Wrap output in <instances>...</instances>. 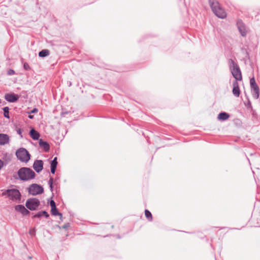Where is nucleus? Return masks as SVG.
<instances>
[{
  "label": "nucleus",
  "mask_w": 260,
  "mask_h": 260,
  "mask_svg": "<svg viewBox=\"0 0 260 260\" xmlns=\"http://www.w3.org/2000/svg\"><path fill=\"white\" fill-rule=\"evenodd\" d=\"M33 167L37 172H41L43 168V162L41 160H37L35 161Z\"/></svg>",
  "instance_id": "nucleus-11"
},
{
  "label": "nucleus",
  "mask_w": 260,
  "mask_h": 260,
  "mask_svg": "<svg viewBox=\"0 0 260 260\" xmlns=\"http://www.w3.org/2000/svg\"><path fill=\"white\" fill-rule=\"evenodd\" d=\"M231 72L236 80L241 81L242 80L241 72L238 66H233L231 69Z\"/></svg>",
  "instance_id": "nucleus-8"
},
{
  "label": "nucleus",
  "mask_w": 260,
  "mask_h": 260,
  "mask_svg": "<svg viewBox=\"0 0 260 260\" xmlns=\"http://www.w3.org/2000/svg\"><path fill=\"white\" fill-rule=\"evenodd\" d=\"M15 209L16 211L21 213L23 215H26L29 213V211L27 210L24 206L21 205L16 206Z\"/></svg>",
  "instance_id": "nucleus-12"
},
{
  "label": "nucleus",
  "mask_w": 260,
  "mask_h": 260,
  "mask_svg": "<svg viewBox=\"0 0 260 260\" xmlns=\"http://www.w3.org/2000/svg\"><path fill=\"white\" fill-rule=\"evenodd\" d=\"M9 109L8 107H5L3 108V110H4V116L8 118H9Z\"/></svg>",
  "instance_id": "nucleus-23"
},
{
  "label": "nucleus",
  "mask_w": 260,
  "mask_h": 260,
  "mask_svg": "<svg viewBox=\"0 0 260 260\" xmlns=\"http://www.w3.org/2000/svg\"><path fill=\"white\" fill-rule=\"evenodd\" d=\"M14 74H15V72H14V70H8V74L9 75H14Z\"/></svg>",
  "instance_id": "nucleus-29"
},
{
  "label": "nucleus",
  "mask_w": 260,
  "mask_h": 260,
  "mask_svg": "<svg viewBox=\"0 0 260 260\" xmlns=\"http://www.w3.org/2000/svg\"><path fill=\"white\" fill-rule=\"evenodd\" d=\"M233 88L232 92H233V94L236 97L239 96L240 91V89H239V85H238L237 82L235 81L233 84Z\"/></svg>",
  "instance_id": "nucleus-14"
},
{
  "label": "nucleus",
  "mask_w": 260,
  "mask_h": 260,
  "mask_svg": "<svg viewBox=\"0 0 260 260\" xmlns=\"http://www.w3.org/2000/svg\"><path fill=\"white\" fill-rule=\"evenodd\" d=\"M69 226V225L68 224H66L65 225L63 226V228H67Z\"/></svg>",
  "instance_id": "nucleus-33"
},
{
  "label": "nucleus",
  "mask_w": 260,
  "mask_h": 260,
  "mask_svg": "<svg viewBox=\"0 0 260 260\" xmlns=\"http://www.w3.org/2000/svg\"><path fill=\"white\" fill-rule=\"evenodd\" d=\"M242 60L244 61L245 65H247L248 64H249V65H253V63L250 62L248 53L246 51L245 57H244Z\"/></svg>",
  "instance_id": "nucleus-20"
},
{
  "label": "nucleus",
  "mask_w": 260,
  "mask_h": 260,
  "mask_svg": "<svg viewBox=\"0 0 260 260\" xmlns=\"http://www.w3.org/2000/svg\"><path fill=\"white\" fill-rule=\"evenodd\" d=\"M6 194L11 200L18 202L20 200L21 194L18 190L16 189H11L7 190Z\"/></svg>",
  "instance_id": "nucleus-4"
},
{
  "label": "nucleus",
  "mask_w": 260,
  "mask_h": 260,
  "mask_svg": "<svg viewBox=\"0 0 260 260\" xmlns=\"http://www.w3.org/2000/svg\"><path fill=\"white\" fill-rule=\"evenodd\" d=\"M9 142V137L7 134H0V145H4Z\"/></svg>",
  "instance_id": "nucleus-13"
},
{
  "label": "nucleus",
  "mask_w": 260,
  "mask_h": 260,
  "mask_svg": "<svg viewBox=\"0 0 260 260\" xmlns=\"http://www.w3.org/2000/svg\"><path fill=\"white\" fill-rule=\"evenodd\" d=\"M17 133H18V134H19V135H21V130H20V129H18V130L17 131Z\"/></svg>",
  "instance_id": "nucleus-32"
},
{
  "label": "nucleus",
  "mask_w": 260,
  "mask_h": 260,
  "mask_svg": "<svg viewBox=\"0 0 260 260\" xmlns=\"http://www.w3.org/2000/svg\"><path fill=\"white\" fill-rule=\"evenodd\" d=\"M16 155L18 159L23 162H27L30 159L28 152L23 148L19 149L16 151Z\"/></svg>",
  "instance_id": "nucleus-3"
},
{
  "label": "nucleus",
  "mask_w": 260,
  "mask_h": 260,
  "mask_svg": "<svg viewBox=\"0 0 260 260\" xmlns=\"http://www.w3.org/2000/svg\"><path fill=\"white\" fill-rule=\"evenodd\" d=\"M237 25L240 35L242 37H246L247 35V30L245 25L242 21L241 20H238L237 22Z\"/></svg>",
  "instance_id": "nucleus-9"
},
{
  "label": "nucleus",
  "mask_w": 260,
  "mask_h": 260,
  "mask_svg": "<svg viewBox=\"0 0 260 260\" xmlns=\"http://www.w3.org/2000/svg\"><path fill=\"white\" fill-rule=\"evenodd\" d=\"M20 179L22 180H28L35 177V173L29 168H22L18 172Z\"/></svg>",
  "instance_id": "nucleus-2"
},
{
  "label": "nucleus",
  "mask_w": 260,
  "mask_h": 260,
  "mask_svg": "<svg viewBox=\"0 0 260 260\" xmlns=\"http://www.w3.org/2000/svg\"><path fill=\"white\" fill-rule=\"evenodd\" d=\"M148 36V35H146V36H145L143 37L142 38V39H143L144 38H145L147 37Z\"/></svg>",
  "instance_id": "nucleus-34"
},
{
  "label": "nucleus",
  "mask_w": 260,
  "mask_h": 260,
  "mask_svg": "<svg viewBox=\"0 0 260 260\" xmlns=\"http://www.w3.org/2000/svg\"><path fill=\"white\" fill-rule=\"evenodd\" d=\"M39 145L45 151H48L49 150V145L46 142L43 141L42 139L39 140Z\"/></svg>",
  "instance_id": "nucleus-15"
},
{
  "label": "nucleus",
  "mask_w": 260,
  "mask_h": 260,
  "mask_svg": "<svg viewBox=\"0 0 260 260\" xmlns=\"http://www.w3.org/2000/svg\"><path fill=\"white\" fill-rule=\"evenodd\" d=\"M23 65L25 66V65H28V64L27 63H24Z\"/></svg>",
  "instance_id": "nucleus-37"
},
{
  "label": "nucleus",
  "mask_w": 260,
  "mask_h": 260,
  "mask_svg": "<svg viewBox=\"0 0 260 260\" xmlns=\"http://www.w3.org/2000/svg\"><path fill=\"white\" fill-rule=\"evenodd\" d=\"M210 7L216 16L224 19L226 17V13L217 0H208Z\"/></svg>",
  "instance_id": "nucleus-1"
},
{
  "label": "nucleus",
  "mask_w": 260,
  "mask_h": 260,
  "mask_svg": "<svg viewBox=\"0 0 260 260\" xmlns=\"http://www.w3.org/2000/svg\"><path fill=\"white\" fill-rule=\"evenodd\" d=\"M43 215H45L46 217L49 216L48 214L46 211H41L38 212L34 216V217H40Z\"/></svg>",
  "instance_id": "nucleus-21"
},
{
  "label": "nucleus",
  "mask_w": 260,
  "mask_h": 260,
  "mask_svg": "<svg viewBox=\"0 0 260 260\" xmlns=\"http://www.w3.org/2000/svg\"><path fill=\"white\" fill-rule=\"evenodd\" d=\"M50 204V206H51V208L56 207L55 203L53 200L51 201Z\"/></svg>",
  "instance_id": "nucleus-28"
},
{
  "label": "nucleus",
  "mask_w": 260,
  "mask_h": 260,
  "mask_svg": "<svg viewBox=\"0 0 260 260\" xmlns=\"http://www.w3.org/2000/svg\"><path fill=\"white\" fill-rule=\"evenodd\" d=\"M229 65H237V64L232 59H229Z\"/></svg>",
  "instance_id": "nucleus-25"
},
{
  "label": "nucleus",
  "mask_w": 260,
  "mask_h": 260,
  "mask_svg": "<svg viewBox=\"0 0 260 260\" xmlns=\"http://www.w3.org/2000/svg\"><path fill=\"white\" fill-rule=\"evenodd\" d=\"M250 84L252 96L254 99H257L259 97V88L254 78L250 79Z\"/></svg>",
  "instance_id": "nucleus-6"
},
{
  "label": "nucleus",
  "mask_w": 260,
  "mask_h": 260,
  "mask_svg": "<svg viewBox=\"0 0 260 260\" xmlns=\"http://www.w3.org/2000/svg\"><path fill=\"white\" fill-rule=\"evenodd\" d=\"M28 118H30V119H32L34 118V116L31 115H29L28 116Z\"/></svg>",
  "instance_id": "nucleus-31"
},
{
  "label": "nucleus",
  "mask_w": 260,
  "mask_h": 260,
  "mask_svg": "<svg viewBox=\"0 0 260 260\" xmlns=\"http://www.w3.org/2000/svg\"><path fill=\"white\" fill-rule=\"evenodd\" d=\"M25 67V70H27L28 68H29V66H24Z\"/></svg>",
  "instance_id": "nucleus-35"
},
{
  "label": "nucleus",
  "mask_w": 260,
  "mask_h": 260,
  "mask_svg": "<svg viewBox=\"0 0 260 260\" xmlns=\"http://www.w3.org/2000/svg\"><path fill=\"white\" fill-rule=\"evenodd\" d=\"M51 212L52 214H53L54 215H59L60 216H61V214L59 213L58 212V210L56 207L51 208Z\"/></svg>",
  "instance_id": "nucleus-22"
},
{
  "label": "nucleus",
  "mask_w": 260,
  "mask_h": 260,
  "mask_svg": "<svg viewBox=\"0 0 260 260\" xmlns=\"http://www.w3.org/2000/svg\"><path fill=\"white\" fill-rule=\"evenodd\" d=\"M5 99L9 102H15L19 99V96L14 93L6 94L5 96Z\"/></svg>",
  "instance_id": "nucleus-10"
},
{
  "label": "nucleus",
  "mask_w": 260,
  "mask_h": 260,
  "mask_svg": "<svg viewBox=\"0 0 260 260\" xmlns=\"http://www.w3.org/2000/svg\"><path fill=\"white\" fill-rule=\"evenodd\" d=\"M145 214L146 217L149 220H152V215L151 213L147 210H145Z\"/></svg>",
  "instance_id": "nucleus-24"
},
{
  "label": "nucleus",
  "mask_w": 260,
  "mask_h": 260,
  "mask_svg": "<svg viewBox=\"0 0 260 260\" xmlns=\"http://www.w3.org/2000/svg\"><path fill=\"white\" fill-rule=\"evenodd\" d=\"M34 230H32V231H30V233L31 234H33V233H34Z\"/></svg>",
  "instance_id": "nucleus-36"
},
{
  "label": "nucleus",
  "mask_w": 260,
  "mask_h": 260,
  "mask_svg": "<svg viewBox=\"0 0 260 260\" xmlns=\"http://www.w3.org/2000/svg\"><path fill=\"white\" fill-rule=\"evenodd\" d=\"M44 191L43 188L37 184L31 185L28 188V192L32 196L42 193Z\"/></svg>",
  "instance_id": "nucleus-5"
},
{
  "label": "nucleus",
  "mask_w": 260,
  "mask_h": 260,
  "mask_svg": "<svg viewBox=\"0 0 260 260\" xmlns=\"http://www.w3.org/2000/svg\"><path fill=\"white\" fill-rule=\"evenodd\" d=\"M38 112V110L37 108H34L31 111L28 112V114H31V113H37Z\"/></svg>",
  "instance_id": "nucleus-27"
},
{
  "label": "nucleus",
  "mask_w": 260,
  "mask_h": 260,
  "mask_svg": "<svg viewBox=\"0 0 260 260\" xmlns=\"http://www.w3.org/2000/svg\"><path fill=\"white\" fill-rule=\"evenodd\" d=\"M229 117V114L225 112L220 113L218 115V119L221 120H225L228 119Z\"/></svg>",
  "instance_id": "nucleus-19"
},
{
  "label": "nucleus",
  "mask_w": 260,
  "mask_h": 260,
  "mask_svg": "<svg viewBox=\"0 0 260 260\" xmlns=\"http://www.w3.org/2000/svg\"><path fill=\"white\" fill-rule=\"evenodd\" d=\"M57 165V157H55L51 162V172L54 174Z\"/></svg>",
  "instance_id": "nucleus-17"
},
{
  "label": "nucleus",
  "mask_w": 260,
  "mask_h": 260,
  "mask_svg": "<svg viewBox=\"0 0 260 260\" xmlns=\"http://www.w3.org/2000/svg\"><path fill=\"white\" fill-rule=\"evenodd\" d=\"M3 165H4L3 161L0 159V170L2 168V167H3Z\"/></svg>",
  "instance_id": "nucleus-30"
},
{
  "label": "nucleus",
  "mask_w": 260,
  "mask_h": 260,
  "mask_svg": "<svg viewBox=\"0 0 260 260\" xmlns=\"http://www.w3.org/2000/svg\"><path fill=\"white\" fill-rule=\"evenodd\" d=\"M53 178H50L49 181V184L50 187V189L52 190V184H53Z\"/></svg>",
  "instance_id": "nucleus-26"
},
{
  "label": "nucleus",
  "mask_w": 260,
  "mask_h": 260,
  "mask_svg": "<svg viewBox=\"0 0 260 260\" xmlns=\"http://www.w3.org/2000/svg\"><path fill=\"white\" fill-rule=\"evenodd\" d=\"M30 137L34 139V140H38L40 137V134L39 133H38L36 131H35L34 129H32L30 130L29 133Z\"/></svg>",
  "instance_id": "nucleus-18"
},
{
  "label": "nucleus",
  "mask_w": 260,
  "mask_h": 260,
  "mask_svg": "<svg viewBox=\"0 0 260 260\" xmlns=\"http://www.w3.org/2000/svg\"><path fill=\"white\" fill-rule=\"evenodd\" d=\"M39 200L36 198L28 200L25 204L26 207L30 210H36L39 207Z\"/></svg>",
  "instance_id": "nucleus-7"
},
{
  "label": "nucleus",
  "mask_w": 260,
  "mask_h": 260,
  "mask_svg": "<svg viewBox=\"0 0 260 260\" xmlns=\"http://www.w3.org/2000/svg\"><path fill=\"white\" fill-rule=\"evenodd\" d=\"M50 54V51L47 49H44L39 51L38 53V56L41 58H44Z\"/></svg>",
  "instance_id": "nucleus-16"
}]
</instances>
